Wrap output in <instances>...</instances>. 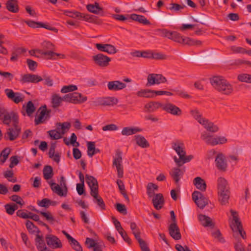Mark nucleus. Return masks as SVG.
<instances>
[{"label":"nucleus","instance_id":"f257e3e1","mask_svg":"<svg viewBox=\"0 0 251 251\" xmlns=\"http://www.w3.org/2000/svg\"><path fill=\"white\" fill-rule=\"evenodd\" d=\"M213 87L223 95H229L233 92V86L223 76H214L210 78Z\"/></svg>","mask_w":251,"mask_h":251},{"label":"nucleus","instance_id":"393cba45","mask_svg":"<svg viewBox=\"0 0 251 251\" xmlns=\"http://www.w3.org/2000/svg\"><path fill=\"white\" fill-rule=\"evenodd\" d=\"M163 104L158 101H151L144 106L145 111L147 113L153 112L157 109L161 108Z\"/></svg>","mask_w":251,"mask_h":251},{"label":"nucleus","instance_id":"6e6552de","mask_svg":"<svg viewBox=\"0 0 251 251\" xmlns=\"http://www.w3.org/2000/svg\"><path fill=\"white\" fill-rule=\"evenodd\" d=\"M167 81L166 78L161 74H150L147 77V86L164 83Z\"/></svg>","mask_w":251,"mask_h":251},{"label":"nucleus","instance_id":"aec40b11","mask_svg":"<svg viewBox=\"0 0 251 251\" xmlns=\"http://www.w3.org/2000/svg\"><path fill=\"white\" fill-rule=\"evenodd\" d=\"M47 244L52 249H57L62 247L60 240L54 235H49L46 237Z\"/></svg>","mask_w":251,"mask_h":251},{"label":"nucleus","instance_id":"37998d69","mask_svg":"<svg viewBox=\"0 0 251 251\" xmlns=\"http://www.w3.org/2000/svg\"><path fill=\"white\" fill-rule=\"evenodd\" d=\"M218 200L222 205H226L228 203L230 193H218Z\"/></svg>","mask_w":251,"mask_h":251},{"label":"nucleus","instance_id":"412c9836","mask_svg":"<svg viewBox=\"0 0 251 251\" xmlns=\"http://www.w3.org/2000/svg\"><path fill=\"white\" fill-rule=\"evenodd\" d=\"M168 231L170 235L175 240H180L181 235L180 230L176 223H172L168 227Z\"/></svg>","mask_w":251,"mask_h":251},{"label":"nucleus","instance_id":"423d86ee","mask_svg":"<svg viewBox=\"0 0 251 251\" xmlns=\"http://www.w3.org/2000/svg\"><path fill=\"white\" fill-rule=\"evenodd\" d=\"M42 47L44 50H49L47 51H42L41 54L47 56L48 59H55V56H62L63 54L55 53L52 50H54V45L50 42L44 41L42 43Z\"/></svg>","mask_w":251,"mask_h":251},{"label":"nucleus","instance_id":"338daca9","mask_svg":"<svg viewBox=\"0 0 251 251\" xmlns=\"http://www.w3.org/2000/svg\"><path fill=\"white\" fill-rule=\"evenodd\" d=\"M231 50L234 53H245L246 50L245 49L236 46H232L231 47Z\"/></svg>","mask_w":251,"mask_h":251},{"label":"nucleus","instance_id":"4d7b16f0","mask_svg":"<svg viewBox=\"0 0 251 251\" xmlns=\"http://www.w3.org/2000/svg\"><path fill=\"white\" fill-rule=\"evenodd\" d=\"M69 243L72 248L76 251H82L81 246L75 239L73 238Z\"/></svg>","mask_w":251,"mask_h":251},{"label":"nucleus","instance_id":"e2e57ef3","mask_svg":"<svg viewBox=\"0 0 251 251\" xmlns=\"http://www.w3.org/2000/svg\"><path fill=\"white\" fill-rule=\"evenodd\" d=\"M142 129L136 127H126V135H130L138 132H140Z\"/></svg>","mask_w":251,"mask_h":251},{"label":"nucleus","instance_id":"2f4dec72","mask_svg":"<svg viewBox=\"0 0 251 251\" xmlns=\"http://www.w3.org/2000/svg\"><path fill=\"white\" fill-rule=\"evenodd\" d=\"M193 184L196 187L202 192H204L206 189L205 181L201 177L198 176L193 180Z\"/></svg>","mask_w":251,"mask_h":251},{"label":"nucleus","instance_id":"5701e85b","mask_svg":"<svg viewBox=\"0 0 251 251\" xmlns=\"http://www.w3.org/2000/svg\"><path fill=\"white\" fill-rule=\"evenodd\" d=\"M21 129L18 124H14V127L8 128L7 131L8 139L10 141L16 139L20 133Z\"/></svg>","mask_w":251,"mask_h":251},{"label":"nucleus","instance_id":"49530a36","mask_svg":"<svg viewBox=\"0 0 251 251\" xmlns=\"http://www.w3.org/2000/svg\"><path fill=\"white\" fill-rule=\"evenodd\" d=\"M130 227L136 239L141 237L140 230L135 223L130 222Z\"/></svg>","mask_w":251,"mask_h":251},{"label":"nucleus","instance_id":"8fccbe9b","mask_svg":"<svg viewBox=\"0 0 251 251\" xmlns=\"http://www.w3.org/2000/svg\"><path fill=\"white\" fill-rule=\"evenodd\" d=\"M76 90H77V86L71 84L63 86L61 89V92L62 93H67L68 92H73Z\"/></svg>","mask_w":251,"mask_h":251},{"label":"nucleus","instance_id":"dca6fc26","mask_svg":"<svg viewBox=\"0 0 251 251\" xmlns=\"http://www.w3.org/2000/svg\"><path fill=\"white\" fill-rule=\"evenodd\" d=\"M216 166L218 169L225 172L226 171L227 165L226 160V157L223 153H218L215 158Z\"/></svg>","mask_w":251,"mask_h":251},{"label":"nucleus","instance_id":"f03ea898","mask_svg":"<svg viewBox=\"0 0 251 251\" xmlns=\"http://www.w3.org/2000/svg\"><path fill=\"white\" fill-rule=\"evenodd\" d=\"M170 39L179 44L186 45L190 46H201L202 45V42L201 41L194 40L187 37L182 36L180 33L176 31H172Z\"/></svg>","mask_w":251,"mask_h":251},{"label":"nucleus","instance_id":"2eb2a0df","mask_svg":"<svg viewBox=\"0 0 251 251\" xmlns=\"http://www.w3.org/2000/svg\"><path fill=\"white\" fill-rule=\"evenodd\" d=\"M201 138L207 145L211 146L217 145L218 142L216 141V135L207 131H203L201 133Z\"/></svg>","mask_w":251,"mask_h":251},{"label":"nucleus","instance_id":"6e6d98bb","mask_svg":"<svg viewBox=\"0 0 251 251\" xmlns=\"http://www.w3.org/2000/svg\"><path fill=\"white\" fill-rule=\"evenodd\" d=\"M35 107L31 101H29L27 102L25 111L27 113V115L28 116H30L35 111Z\"/></svg>","mask_w":251,"mask_h":251},{"label":"nucleus","instance_id":"0e129e2a","mask_svg":"<svg viewBox=\"0 0 251 251\" xmlns=\"http://www.w3.org/2000/svg\"><path fill=\"white\" fill-rule=\"evenodd\" d=\"M157 31L159 33L161 36L164 37H167L170 39L172 35V31H170L166 29H158Z\"/></svg>","mask_w":251,"mask_h":251},{"label":"nucleus","instance_id":"052dcab7","mask_svg":"<svg viewBox=\"0 0 251 251\" xmlns=\"http://www.w3.org/2000/svg\"><path fill=\"white\" fill-rule=\"evenodd\" d=\"M95 199L97 204L102 209H105V204L102 199L99 196V191L95 196H93Z\"/></svg>","mask_w":251,"mask_h":251},{"label":"nucleus","instance_id":"9b49d317","mask_svg":"<svg viewBox=\"0 0 251 251\" xmlns=\"http://www.w3.org/2000/svg\"><path fill=\"white\" fill-rule=\"evenodd\" d=\"M43 80V78L39 75L32 74H26L21 75L20 82L22 84L27 83H36Z\"/></svg>","mask_w":251,"mask_h":251},{"label":"nucleus","instance_id":"69168bd1","mask_svg":"<svg viewBox=\"0 0 251 251\" xmlns=\"http://www.w3.org/2000/svg\"><path fill=\"white\" fill-rule=\"evenodd\" d=\"M211 234L213 237L217 239L219 242L221 243L225 242V240L222 237V234L219 229L216 230L215 231L212 232Z\"/></svg>","mask_w":251,"mask_h":251},{"label":"nucleus","instance_id":"09e8293b","mask_svg":"<svg viewBox=\"0 0 251 251\" xmlns=\"http://www.w3.org/2000/svg\"><path fill=\"white\" fill-rule=\"evenodd\" d=\"M10 153V149L9 148H6L0 152V161L2 164L4 163L7 159L9 154Z\"/></svg>","mask_w":251,"mask_h":251},{"label":"nucleus","instance_id":"7c9ffc66","mask_svg":"<svg viewBox=\"0 0 251 251\" xmlns=\"http://www.w3.org/2000/svg\"><path fill=\"white\" fill-rule=\"evenodd\" d=\"M118 102L117 99L113 97L101 98L98 99L99 104L101 105H113Z\"/></svg>","mask_w":251,"mask_h":251},{"label":"nucleus","instance_id":"680f3d73","mask_svg":"<svg viewBox=\"0 0 251 251\" xmlns=\"http://www.w3.org/2000/svg\"><path fill=\"white\" fill-rule=\"evenodd\" d=\"M13 175L14 173L12 170L6 171L4 173V176L7 178L9 181L14 183L17 181V179L16 178H13L12 179H10V178H12Z\"/></svg>","mask_w":251,"mask_h":251},{"label":"nucleus","instance_id":"0eeeda50","mask_svg":"<svg viewBox=\"0 0 251 251\" xmlns=\"http://www.w3.org/2000/svg\"><path fill=\"white\" fill-rule=\"evenodd\" d=\"M192 199L201 209H203L208 203V200L201 192L198 191H195L192 193Z\"/></svg>","mask_w":251,"mask_h":251},{"label":"nucleus","instance_id":"c9c22d12","mask_svg":"<svg viewBox=\"0 0 251 251\" xmlns=\"http://www.w3.org/2000/svg\"><path fill=\"white\" fill-rule=\"evenodd\" d=\"M138 97L146 98H152L155 96V91L150 89H143L137 93Z\"/></svg>","mask_w":251,"mask_h":251},{"label":"nucleus","instance_id":"864d4df0","mask_svg":"<svg viewBox=\"0 0 251 251\" xmlns=\"http://www.w3.org/2000/svg\"><path fill=\"white\" fill-rule=\"evenodd\" d=\"M238 79L241 82L251 83V75L247 74H240L238 76Z\"/></svg>","mask_w":251,"mask_h":251},{"label":"nucleus","instance_id":"9d476101","mask_svg":"<svg viewBox=\"0 0 251 251\" xmlns=\"http://www.w3.org/2000/svg\"><path fill=\"white\" fill-rule=\"evenodd\" d=\"M4 93L8 99L16 104L24 100L25 96L19 92H14L12 89L7 88L5 89Z\"/></svg>","mask_w":251,"mask_h":251},{"label":"nucleus","instance_id":"774afa93","mask_svg":"<svg viewBox=\"0 0 251 251\" xmlns=\"http://www.w3.org/2000/svg\"><path fill=\"white\" fill-rule=\"evenodd\" d=\"M10 199L11 201L16 202L17 203L19 204L21 206L23 205L25 203L21 197L16 195L12 196L10 197Z\"/></svg>","mask_w":251,"mask_h":251},{"label":"nucleus","instance_id":"bb28decb","mask_svg":"<svg viewBox=\"0 0 251 251\" xmlns=\"http://www.w3.org/2000/svg\"><path fill=\"white\" fill-rule=\"evenodd\" d=\"M200 124L202 125L207 131L215 133L219 130V127L217 126L205 118L200 122Z\"/></svg>","mask_w":251,"mask_h":251},{"label":"nucleus","instance_id":"a19ab883","mask_svg":"<svg viewBox=\"0 0 251 251\" xmlns=\"http://www.w3.org/2000/svg\"><path fill=\"white\" fill-rule=\"evenodd\" d=\"M112 220L115 226V228L122 236L124 240L126 241V237L124 236V228L122 227L121 223L114 216L112 217Z\"/></svg>","mask_w":251,"mask_h":251},{"label":"nucleus","instance_id":"a18cd8bd","mask_svg":"<svg viewBox=\"0 0 251 251\" xmlns=\"http://www.w3.org/2000/svg\"><path fill=\"white\" fill-rule=\"evenodd\" d=\"M26 227L30 233H37V234H39L40 232V231L38 228L32 222L30 221L27 220L26 221Z\"/></svg>","mask_w":251,"mask_h":251},{"label":"nucleus","instance_id":"72a5a7b5","mask_svg":"<svg viewBox=\"0 0 251 251\" xmlns=\"http://www.w3.org/2000/svg\"><path fill=\"white\" fill-rule=\"evenodd\" d=\"M18 116L16 113L11 112L6 113L3 118V122L4 124L9 125L11 120H13L14 124H18Z\"/></svg>","mask_w":251,"mask_h":251},{"label":"nucleus","instance_id":"f704fd0d","mask_svg":"<svg viewBox=\"0 0 251 251\" xmlns=\"http://www.w3.org/2000/svg\"><path fill=\"white\" fill-rule=\"evenodd\" d=\"M64 101V96L60 97L58 94H54L51 96L52 107L53 108H56L60 106L61 102Z\"/></svg>","mask_w":251,"mask_h":251},{"label":"nucleus","instance_id":"ea45409f","mask_svg":"<svg viewBox=\"0 0 251 251\" xmlns=\"http://www.w3.org/2000/svg\"><path fill=\"white\" fill-rule=\"evenodd\" d=\"M158 186L152 182H150L147 186V193L149 198L153 197L155 195L154 191H158Z\"/></svg>","mask_w":251,"mask_h":251},{"label":"nucleus","instance_id":"473e14b6","mask_svg":"<svg viewBox=\"0 0 251 251\" xmlns=\"http://www.w3.org/2000/svg\"><path fill=\"white\" fill-rule=\"evenodd\" d=\"M6 8L10 12L17 13L19 8L17 0H8L6 3Z\"/></svg>","mask_w":251,"mask_h":251},{"label":"nucleus","instance_id":"cd10ccee","mask_svg":"<svg viewBox=\"0 0 251 251\" xmlns=\"http://www.w3.org/2000/svg\"><path fill=\"white\" fill-rule=\"evenodd\" d=\"M96 47L99 50L109 54H113L116 52L115 48L110 44H97Z\"/></svg>","mask_w":251,"mask_h":251},{"label":"nucleus","instance_id":"58836bf2","mask_svg":"<svg viewBox=\"0 0 251 251\" xmlns=\"http://www.w3.org/2000/svg\"><path fill=\"white\" fill-rule=\"evenodd\" d=\"M136 143L143 148H148L150 144L145 138L141 135L135 136Z\"/></svg>","mask_w":251,"mask_h":251},{"label":"nucleus","instance_id":"603ef678","mask_svg":"<svg viewBox=\"0 0 251 251\" xmlns=\"http://www.w3.org/2000/svg\"><path fill=\"white\" fill-rule=\"evenodd\" d=\"M48 132L50 137L53 140L59 139L62 137V135L57 129L56 130H50Z\"/></svg>","mask_w":251,"mask_h":251},{"label":"nucleus","instance_id":"39448f33","mask_svg":"<svg viewBox=\"0 0 251 251\" xmlns=\"http://www.w3.org/2000/svg\"><path fill=\"white\" fill-rule=\"evenodd\" d=\"M230 212L233 217V220L234 221L232 225L230 226L232 230L233 231L238 232L243 239H246V233L243 229L241 222L237 215V212L231 209Z\"/></svg>","mask_w":251,"mask_h":251},{"label":"nucleus","instance_id":"1a4fd4ad","mask_svg":"<svg viewBox=\"0 0 251 251\" xmlns=\"http://www.w3.org/2000/svg\"><path fill=\"white\" fill-rule=\"evenodd\" d=\"M38 111H40L39 115L34 120L35 125L43 124L50 118V110H47L46 105L40 107Z\"/></svg>","mask_w":251,"mask_h":251},{"label":"nucleus","instance_id":"b1692460","mask_svg":"<svg viewBox=\"0 0 251 251\" xmlns=\"http://www.w3.org/2000/svg\"><path fill=\"white\" fill-rule=\"evenodd\" d=\"M164 199L161 193H158L153 197L152 203L153 206L156 210L161 209L164 204Z\"/></svg>","mask_w":251,"mask_h":251},{"label":"nucleus","instance_id":"c03bdc74","mask_svg":"<svg viewBox=\"0 0 251 251\" xmlns=\"http://www.w3.org/2000/svg\"><path fill=\"white\" fill-rule=\"evenodd\" d=\"M44 177L45 179L48 180L51 178L53 176V170L50 166H45L43 169Z\"/></svg>","mask_w":251,"mask_h":251},{"label":"nucleus","instance_id":"3c124183","mask_svg":"<svg viewBox=\"0 0 251 251\" xmlns=\"http://www.w3.org/2000/svg\"><path fill=\"white\" fill-rule=\"evenodd\" d=\"M80 13V12L76 11H63V14L66 16H67L72 18H77L78 19H79Z\"/></svg>","mask_w":251,"mask_h":251},{"label":"nucleus","instance_id":"20e7f679","mask_svg":"<svg viewBox=\"0 0 251 251\" xmlns=\"http://www.w3.org/2000/svg\"><path fill=\"white\" fill-rule=\"evenodd\" d=\"M65 101L73 104H81L87 100V97L78 92H73L64 96Z\"/></svg>","mask_w":251,"mask_h":251},{"label":"nucleus","instance_id":"6ab92c4d","mask_svg":"<svg viewBox=\"0 0 251 251\" xmlns=\"http://www.w3.org/2000/svg\"><path fill=\"white\" fill-rule=\"evenodd\" d=\"M172 148L176 152L179 156V158H177V160H180L183 159V157L186 154L183 143L180 141L174 142L172 143Z\"/></svg>","mask_w":251,"mask_h":251},{"label":"nucleus","instance_id":"4468645a","mask_svg":"<svg viewBox=\"0 0 251 251\" xmlns=\"http://www.w3.org/2000/svg\"><path fill=\"white\" fill-rule=\"evenodd\" d=\"M162 109L173 115L179 116L182 114L181 110L172 103L168 102L164 104H163Z\"/></svg>","mask_w":251,"mask_h":251},{"label":"nucleus","instance_id":"7ed1b4c3","mask_svg":"<svg viewBox=\"0 0 251 251\" xmlns=\"http://www.w3.org/2000/svg\"><path fill=\"white\" fill-rule=\"evenodd\" d=\"M52 191L60 197H66L67 195L68 190L66 184V180L64 176H61L60 180V185L62 187L54 182H49Z\"/></svg>","mask_w":251,"mask_h":251},{"label":"nucleus","instance_id":"f8f14e48","mask_svg":"<svg viewBox=\"0 0 251 251\" xmlns=\"http://www.w3.org/2000/svg\"><path fill=\"white\" fill-rule=\"evenodd\" d=\"M86 180L90 188L91 195L92 196H96L99 191L98 182L96 178L92 176L86 175Z\"/></svg>","mask_w":251,"mask_h":251},{"label":"nucleus","instance_id":"bf43d9fd","mask_svg":"<svg viewBox=\"0 0 251 251\" xmlns=\"http://www.w3.org/2000/svg\"><path fill=\"white\" fill-rule=\"evenodd\" d=\"M139 244L142 251H151L146 242L141 239V237L136 239Z\"/></svg>","mask_w":251,"mask_h":251},{"label":"nucleus","instance_id":"4c0bfd02","mask_svg":"<svg viewBox=\"0 0 251 251\" xmlns=\"http://www.w3.org/2000/svg\"><path fill=\"white\" fill-rule=\"evenodd\" d=\"M87 10L95 14H99L100 11H102V8L100 6L98 2H95L94 4H89L86 5Z\"/></svg>","mask_w":251,"mask_h":251},{"label":"nucleus","instance_id":"ddd939ff","mask_svg":"<svg viewBox=\"0 0 251 251\" xmlns=\"http://www.w3.org/2000/svg\"><path fill=\"white\" fill-rule=\"evenodd\" d=\"M93 60L98 66L105 67L109 65L111 58L102 53H99L93 56Z\"/></svg>","mask_w":251,"mask_h":251},{"label":"nucleus","instance_id":"c85d7f7f","mask_svg":"<svg viewBox=\"0 0 251 251\" xmlns=\"http://www.w3.org/2000/svg\"><path fill=\"white\" fill-rule=\"evenodd\" d=\"M108 89L110 91H119L126 87V84L120 81H112L107 84Z\"/></svg>","mask_w":251,"mask_h":251},{"label":"nucleus","instance_id":"f3484780","mask_svg":"<svg viewBox=\"0 0 251 251\" xmlns=\"http://www.w3.org/2000/svg\"><path fill=\"white\" fill-rule=\"evenodd\" d=\"M179 167H175L170 172V176L176 184L179 182L185 171V168L180 169Z\"/></svg>","mask_w":251,"mask_h":251},{"label":"nucleus","instance_id":"e433bc0d","mask_svg":"<svg viewBox=\"0 0 251 251\" xmlns=\"http://www.w3.org/2000/svg\"><path fill=\"white\" fill-rule=\"evenodd\" d=\"M56 128L62 135H64L70 128L71 124L69 122L57 123Z\"/></svg>","mask_w":251,"mask_h":251},{"label":"nucleus","instance_id":"13d9d810","mask_svg":"<svg viewBox=\"0 0 251 251\" xmlns=\"http://www.w3.org/2000/svg\"><path fill=\"white\" fill-rule=\"evenodd\" d=\"M191 113L193 117L200 124V122H202L204 119V118L202 117L201 114L197 110H194L191 111Z\"/></svg>","mask_w":251,"mask_h":251},{"label":"nucleus","instance_id":"a211bd4d","mask_svg":"<svg viewBox=\"0 0 251 251\" xmlns=\"http://www.w3.org/2000/svg\"><path fill=\"white\" fill-rule=\"evenodd\" d=\"M218 193H230L227 181L224 177H220L217 180Z\"/></svg>","mask_w":251,"mask_h":251},{"label":"nucleus","instance_id":"5fc2aeb1","mask_svg":"<svg viewBox=\"0 0 251 251\" xmlns=\"http://www.w3.org/2000/svg\"><path fill=\"white\" fill-rule=\"evenodd\" d=\"M95 144L93 142H89L87 143V154L89 157H92L94 155L95 151Z\"/></svg>","mask_w":251,"mask_h":251},{"label":"nucleus","instance_id":"a878e982","mask_svg":"<svg viewBox=\"0 0 251 251\" xmlns=\"http://www.w3.org/2000/svg\"><path fill=\"white\" fill-rule=\"evenodd\" d=\"M198 219L201 224L204 227H210L213 228L215 226L214 223L210 217L203 214H200Z\"/></svg>","mask_w":251,"mask_h":251},{"label":"nucleus","instance_id":"4be33fe9","mask_svg":"<svg viewBox=\"0 0 251 251\" xmlns=\"http://www.w3.org/2000/svg\"><path fill=\"white\" fill-rule=\"evenodd\" d=\"M131 20L138 22L144 25H151L150 22L144 16L137 15L136 14H132L126 15V20Z\"/></svg>","mask_w":251,"mask_h":251},{"label":"nucleus","instance_id":"79ce46f5","mask_svg":"<svg viewBox=\"0 0 251 251\" xmlns=\"http://www.w3.org/2000/svg\"><path fill=\"white\" fill-rule=\"evenodd\" d=\"M193 158V156L192 155L186 156L185 154L183 157V159H181L180 160H177V157L176 156L174 157V159L177 166L178 167H181L184 163L189 162Z\"/></svg>","mask_w":251,"mask_h":251},{"label":"nucleus","instance_id":"c756f323","mask_svg":"<svg viewBox=\"0 0 251 251\" xmlns=\"http://www.w3.org/2000/svg\"><path fill=\"white\" fill-rule=\"evenodd\" d=\"M35 245L38 251H45L47 250V247L45 244L42 235L37 234L35 239Z\"/></svg>","mask_w":251,"mask_h":251},{"label":"nucleus","instance_id":"de8ad7c7","mask_svg":"<svg viewBox=\"0 0 251 251\" xmlns=\"http://www.w3.org/2000/svg\"><path fill=\"white\" fill-rule=\"evenodd\" d=\"M172 91L175 93V95H176L181 98L189 99L191 98V96L187 94V92L180 89H173Z\"/></svg>","mask_w":251,"mask_h":251}]
</instances>
